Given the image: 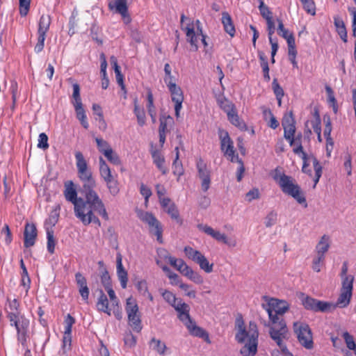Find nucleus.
I'll return each mask as SVG.
<instances>
[{
  "mask_svg": "<svg viewBox=\"0 0 356 356\" xmlns=\"http://www.w3.org/2000/svg\"><path fill=\"white\" fill-rule=\"evenodd\" d=\"M325 257L316 255L313 258L312 268L315 272H320L321 267L324 265Z\"/></svg>",
  "mask_w": 356,
  "mask_h": 356,
  "instance_id": "obj_45",
  "label": "nucleus"
},
{
  "mask_svg": "<svg viewBox=\"0 0 356 356\" xmlns=\"http://www.w3.org/2000/svg\"><path fill=\"white\" fill-rule=\"evenodd\" d=\"M218 135L220 140V149L224 152L225 155L228 156L232 162H237L240 164L237 171V181H241L243 177V174L245 172V167L241 159L238 157V154L235 155L233 142L231 140L227 131L219 129Z\"/></svg>",
  "mask_w": 356,
  "mask_h": 356,
  "instance_id": "obj_6",
  "label": "nucleus"
},
{
  "mask_svg": "<svg viewBox=\"0 0 356 356\" xmlns=\"http://www.w3.org/2000/svg\"><path fill=\"white\" fill-rule=\"evenodd\" d=\"M75 159L78 177L83 183L82 186L79 189L96 187V181L92 177V173L88 168L83 154L81 152H76L75 153Z\"/></svg>",
  "mask_w": 356,
  "mask_h": 356,
  "instance_id": "obj_8",
  "label": "nucleus"
},
{
  "mask_svg": "<svg viewBox=\"0 0 356 356\" xmlns=\"http://www.w3.org/2000/svg\"><path fill=\"white\" fill-rule=\"evenodd\" d=\"M150 348L156 351L158 354L161 355H164L165 354V350H167V346L165 343L161 341L160 339H157L154 337L152 338L149 343Z\"/></svg>",
  "mask_w": 356,
  "mask_h": 356,
  "instance_id": "obj_32",
  "label": "nucleus"
},
{
  "mask_svg": "<svg viewBox=\"0 0 356 356\" xmlns=\"http://www.w3.org/2000/svg\"><path fill=\"white\" fill-rule=\"evenodd\" d=\"M20 267L22 270V284L24 286H26L27 287V290L30 288V283H31V280H30V277L29 276V274H28V271H27V269L25 266V264L23 261V259H21L20 261Z\"/></svg>",
  "mask_w": 356,
  "mask_h": 356,
  "instance_id": "obj_43",
  "label": "nucleus"
},
{
  "mask_svg": "<svg viewBox=\"0 0 356 356\" xmlns=\"http://www.w3.org/2000/svg\"><path fill=\"white\" fill-rule=\"evenodd\" d=\"M197 227L200 230L212 236L216 241H221L225 244L230 245V243L228 242L227 237L225 234H222L218 231H215L212 227L207 225L198 224Z\"/></svg>",
  "mask_w": 356,
  "mask_h": 356,
  "instance_id": "obj_18",
  "label": "nucleus"
},
{
  "mask_svg": "<svg viewBox=\"0 0 356 356\" xmlns=\"http://www.w3.org/2000/svg\"><path fill=\"white\" fill-rule=\"evenodd\" d=\"M236 333L235 339L238 343L248 342L240 350L243 356H254L257 353L259 330L256 323L250 321L248 330L245 328L244 321L241 314H238L235 321Z\"/></svg>",
  "mask_w": 356,
  "mask_h": 356,
  "instance_id": "obj_3",
  "label": "nucleus"
},
{
  "mask_svg": "<svg viewBox=\"0 0 356 356\" xmlns=\"http://www.w3.org/2000/svg\"><path fill=\"white\" fill-rule=\"evenodd\" d=\"M325 90L327 95V100L330 103H331V105L333 108V111L336 113L337 112V100L334 95V92L332 88L329 86H325Z\"/></svg>",
  "mask_w": 356,
  "mask_h": 356,
  "instance_id": "obj_52",
  "label": "nucleus"
},
{
  "mask_svg": "<svg viewBox=\"0 0 356 356\" xmlns=\"http://www.w3.org/2000/svg\"><path fill=\"white\" fill-rule=\"evenodd\" d=\"M300 1L302 3L303 8L307 13L312 15L316 14V6L313 0H300Z\"/></svg>",
  "mask_w": 356,
  "mask_h": 356,
  "instance_id": "obj_51",
  "label": "nucleus"
},
{
  "mask_svg": "<svg viewBox=\"0 0 356 356\" xmlns=\"http://www.w3.org/2000/svg\"><path fill=\"white\" fill-rule=\"evenodd\" d=\"M128 0H114L113 4L111 2L108 4L110 9H115L117 13H123L128 9L127 6Z\"/></svg>",
  "mask_w": 356,
  "mask_h": 356,
  "instance_id": "obj_35",
  "label": "nucleus"
},
{
  "mask_svg": "<svg viewBox=\"0 0 356 356\" xmlns=\"http://www.w3.org/2000/svg\"><path fill=\"white\" fill-rule=\"evenodd\" d=\"M151 154L153 159V162L157 168L163 175H165L168 172V169L165 166V158L162 155L161 152L159 150L152 149H151Z\"/></svg>",
  "mask_w": 356,
  "mask_h": 356,
  "instance_id": "obj_21",
  "label": "nucleus"
},
{
  "mask_svg": "<svg viewBox=\"0 0 356 356\" xmlns=\"http://www.w3.org/2000/svg\"><path fill=\"white\" fill-rule=\"evenodd\" d=\"M95 187L79 189V192L84 196V207L80 208L76 213V217L79 218L84 225H88L91 222L101 226V222L94 212H97L104 220H108V215L104 204L99 195L95 191Z\"/></svg>",
  "mask_w": 356,
  "mask_h": 356,
  "instance_id": "obj_2",
  "label": "nucleus"
},
{
  "mask_svg": "<svg viewBox=\"0 0 356 356\" xmlns=\"http://www.w3.org/2000/svg\"><path fill=\"white\" fill-rule=\"evenodd\" d=\"M64 196L67 201L71 202L74 205V211L75 216L79 211L81 207H83V198L77 197L76 188L72 181L65 182Z\"/></svg>",
  "mask_w": 356,
  "mask_h": 356,
  "instance_id": "obj_12",
  "label": "nucleus"
},
{
  "mask_svg": "<svg viewBox=\"0 0 356 356\" xmlns=\"http://www.w3.org/2000/svg\"><path fill=\"white\" fill-rule=\"evenodd\" d=\"M7 318L11 326H15L17 330V339L22 347L26 346V339L30 338L29 327V320L24 316H19V312H9Z\"/></svg>",
  "mask_w": 356,
  "mask_h": 356,
  "instance_id": "obj_7",
  "label": "nucleus"
},
{
  "mask_svg": "<svg viewBox=\"0 0 356 356\" xmlns=\"http://www.w3.org/2000/svg\"><path fill=\"white\" fill-rule=\"evenodd\" d=\"M167 86L171 94L172 101L184 100V94L179 86L172 81H169Z\"/></svg>",
  "mask_w": 356,
  "mask_h": 356,
  "instance_id": "obj_27",
  "label": "nucleus"
},
{
  "mask_svg": "<svg viewBox=\"0 0 356 356\" xmlns=\"http://www.w3.org/2000/svg\"><path fill=\"white\" fill-rule=\"evenodd\" d=\"M95 141L97 143V149L102 154H104L105 151L112 149L108 143L102 138H96Z\"/></svg>",
  "mask_w": 356,
  "mask_h": 356,
  "instance_id": "obj_54",
  "label": "nucleus"
},
{
  "mask_svg": "<svg viewBox=\"0 0 356 356\" xmlns=\"http://www.w3.org/2000/svg\"><path fill=\"white\" fill-rule=\"evenodd\" d=\"M185 277L195 284H200L204 282L203 277L197 272L194 271L191 268L188 272H186Z\"/></svg>",
  "mask_w": 356,
  "mask_h": 356,
  "instance_id": "obj_44",
  "label": "nucleus"
},
{
  "mask_svg": "<svg viewBox=\"0 0 356 356\" xmlns=\"http://www.w3.org/2000/svg\"><path fill=\"white\" fill-rule=\"evenodd\" d=\"M273 178L285 195L292 197L299 204H304L305 207H307L304 192L292 177L286 175L277 168Z\"/></svg>",
  "mask_w": 356,
  "mask_h": 356,
  "instance_id": "obj_4",
  "label": "nucleus"
},
{
  "mask_svg": "<svg viewBox=\"0 0 356 356\" xmlns=\"http://www.w3.org/2000/svg\"><path fill=\"white\" fill-rule=\"evenodd\" d=\"M259 9L261 13V15L267 20L268 19H272L273 18V13L268 8L267 6H266L264 3L263 0H259Z\"/></svg>",
  "mask_w": 356,
  "mask_h": 356,
  "instance_id": "obj_50",
  "label": "nucleus"
},
{
  "mask_svg": "<svg viewBox=\"0 0 356 356\" xmlns=\"http://www.w3.org/2000/svg\"><path fill=\"white\" fill-rule=\"evenodd\" d=\"M125 310L127 314L129 325L134 331L140 332L143 327L140 314L136 300L131 297L127 299Z\"/></svg>",
  "mask_w": 356,
  "mask_h": 356,
  "instance_id": "obj_10",
  "label": "nucleus"
},
{
  "mask_svg": "<svg viewBox=\"0 0 356 356\" xmlns=\"http://www.w3.org/2000/svg\"><path fill=\"white\" fill-rule=\"evenodd\" d=\"M147 111L149 115L151 117L152 121L153 123L156 122V108L154 105V97L152 92L150 89H148L147 92Z\"/></svg>",
  "mask_w": 356,
  "mask_h": 356,
  "instance_id": "obj_31",
  "label": "nucleus"
},
{
  "mask_svg": "<svg viewBox=\"0 0 356 356\" xmlns=\"http://www.w3.org/2000/svg\"><path fill=\"white\" fill-rule=\"evenodd\" d=\"M353 280L354 277L350 275L343 277L341 289L353 291Z\"/></svg>",
  "mask_w": 356,
  "mask_h": 356,
  "instance_id": "obj_63",
  "label": "nucleus"
},
{
  "mask_svg": "<svg viewBox=\"0 0 356 356\" xmlns=\"http://www.w3.org/2000/svg\"><path fill=\"white\" fill-rule=\"evenodd\" d=\"M225 106L221 105V107L224 109V111L227 114V118L229 122L236 127H238L241 131H245L247 129V126L245 123L241 120L238 114L236 113L234 104L227 102Z\"/></svg>",
  "mask_w": 356,
  "mask_h": 356,
  "instance_id": "obj_16",
  "label": "nucleus"
},
{
  "mask_svg": "<svg viewBox=\"0 0 356 356\" xmlns=\"http://www.w3.org/2000/svg\"><path fill=\"white\" fill-rule=\"evenodd\" d=\"M284 137L286 140H287L289 142L293 143V136L296 134V124L294 125H290V126H284Z\"/></svg>",
  "mask_w": 356,
  "mask_h": 356,
  "instance_id": "obj_47",
  "label": "nucleus"
},
{
  "mask_svg": "<svg viewBox=\"0 0 356 356\" xmlns=\"http://www.w3.org/2000/svg\"><path fill=\"white\" fill-rule=\"evenodd\" d=\"M47 250L49 253L53 254L55 250L56 240L54 236L52 228L47 227Z\"/></svg>",
  "mask_w": 356,
  "mask_h": 356,
  "instance_id": "obj_40",
  "label": "nucleus"
},
{
  "mask_svg": "<svg viewBox=\"0 0 356 356\" xmlns=\"http://www.w3.org/2000/svg\"><path fill=\"white\" fill-rule=\"evenodd\" d=\"M287 44L289 57L296 56L298 52L296 49L295 38L291 36L289 37V39H288Z\"/></svg>",
  "mask_w": 356,
  "mask_h": 356,
  "instance_id": "obj_59",
  "label": "nucleus"
},
{
  "mask_svg": "<svg viewBox=\"0 0 356 356\" xmlns=\"http://www.w3.org/2000/svg\"><path fill=\"white\" fill-rule=\"evenodd\" d=\"M101 282L104 288H109V286H112L111 277L106 268L102 270L101 275Z\"/></svg>",
  "mask_w": 356,
  "mask_h": 356,
  "instance_id": "obj_58",
  "label": "nucleus"
},
{
  "mask_svg": "<svg viewBox=\"0 0 356 356\" xmlns=\"http://www.w3.org/2000/svg\"><path fill=\"white\" fill-rule=\"evenodd\" d=\"M51 19L49 15H42L40 17L38 29V42L35 46V51L37 53L42 51L44 46V40L46 38V33L49 29Z\"/></svg>",
  "mask_w": 356,
  "mask_h": 356,
  "instance_id": "obj_13",
  "label": "nucleus"
},
{
  "mask_svg": "<svg viewBox=\"0 0 356 356\" xmlns=\"http://www.w3.org/2000/svg\"><path fill=\"white\" fill-rule=\"evenodd\" d=\"M75 280L79 288V292L83 300L87 301L89 296V288L86 277L79 272L75 274Z\"/></svg>",
  "mask_w": 356,
  "mask_h": 356,
  "instance_id": "obj_19",
  "label": "nucleus"
},
{
  "mask_svg": "<svg viewBox=\"0 0 356 356\" xmlns=\"http://www.w3.org/2000/svg\"><path fill=\"white\" fill-rule=\"evenodd\" d=\"M134 112L137 118V121L140 127H143L145 124V113L143 108H140L137 103V99L134 100Z\"/></svg>",
  "mask_w": 356,
  "mask_h": 356,
  "instance_id": "obj_37",
  "label": "nucleus"
},
{
  "mask_svg": "<svg viewBox=\"0 0 356 356\" xmlns=\"http://www.w3.org/2000/svg\"><path fill=\"white\" fill-rule=\"evenodd\" d=\"M334 24L341 39L344 42H347V31L343 19L339 16H334Z\"/></svg>",
  "mask_w": 356,
  "mask_h": 356,
  "instance_id": "obj_25",
  "label": "nucleus"
},
{
  "mask_svg": "<svg viewBox=\"0 0 356 356\" xmlns=\"http://www.w3.org/2000/svg\"><path fill=\"white\" fill-rule=\"evenodd\" d=\"M141 220L146 222L149 227V232L156 236L157 241L162 244L163 243L162 233L163 228L161 222L156 218V217L149 212H145L140 217Z\"/></svg>",
  "mask_w": 356,
  "mask_h": 356,
  "instance_id": "obj_14",
  "label": "nucleus"
},
{
  "mask_svg": "<svg viewBox=\"0 0 356 356\" xmlns=\"http://www.w3.org/2000/svg\"><path fill=\"white\" fill-rule=\"evenodd\" d=\"M107 188L113 196L117 195L120 192L119 184L113 177L105 180Z\"/></svg>",
  "mask_w": 356,
  "mask_h": 356,
  "instance_id": "obj_39",
  "label": "nucleus"
},
{
  "mask_svg": "<svg viewBox=\"0 0 356 356\" xmlns=\"http://www.w3.org/2000/svg\"><path fill=\"white\" fill-rule=\"evenodd\" d=\"M184 252L189 259H191L195 262V258L198 257L202 254L200 251L194 250L190 246L184 248Z\"/></svg>",
  "mask_w": 356,
  "mask_h": 356,
  "instance_id": "obj_62",
  "label": "nucleus"
},
{
  "mask_svg": "<svg viewBox=\"0 0 356 356\" xmlns=\"http://www.w3.org/2000/svg\"><path fill=\"white\" fill-rule=\"evenodd\" d=\"M160 125L159 128V132L165 133L167 131V126L168 124L173 122V118L170 115H166L165 114L161 115Z\"/></svg>",
  "mask_w": 356,
  "mask_h": 356,
  "instance_id": "obj_42",
  "label": "nucleus"
},
{
  "mask_svg": "<svg viewBox=\"0 0 356 356\" xmlns=\"http://www.w3.org/2000/svg\"><path fill=\"white\" fill-rule=\"evenodd\" d=\"M301 302L305 309L314 312H329L336 309V305L330 302H325L315 299L309 296L301 294Z\"/></svg>",
  "mask_w": 356,
  "mask_h": 356,
  "instance_id": "obj_9",
  "label": "nucleus"
},
{
  "mask_svg": "<svg viewBox=\"0 0 356 356\" xmlns=\"http://www.w3.org/2000/svg\"><path fill=\"white\" fill-rule=\"evenodd\" d=\"M323 122L325 123V128L323 131V135L325 138H328L329 136H331V131H332V123H331V119L330 115H323Z\"/></svg>",
  "mask_w": 356,
  "mask_h": 356,
  "instance_id": "obj_55",
  "label": "nucleus"
},
{
  "mask_svg": "<svg viewBox=\"0 0 356 356\" xmlns=\"http://www.w3.org/2000/svg\"><path fill=\"white\" fill-rule=\"evenodd\" d=\"M38 232L33 223H26L24 232V245L25 248L33 246L37 238Z\"/></svg>",
  "mask_w": 356,
  "mask_h": 356,
  "instance_id": "obj_17",
  "label": "nucleus"
},
{
  "mask_svg": "<svg viewBox=\"0 0 356 356\" xmlns=\"http://www.w3.org/2000/svg\"><path fill=\"white\" fill-rule=\"evenodd\" d=\"M343 337L346 343L347 348L355 351L356 350V343L354 341L353 337L348 332H345L343 333Z\"/></svg>",
  "mask_w": 356,
  "mask_h": 356,
  "instance_id": "obj_56",
  "label": "nucleus"
},
{
  "mask_svg": "<svg viewBox=\"0 0 356 356\" xmlns=\"http://www.w3.org/2000/svg\"><path fill=\"white\" fill-rule=\"evenodd\" d=\"M302 135L301 133H299L296 136L294 135V136H293V143H291V142H289V145L291 146H293V145H296V147L293 148V152L296 154H307L305 152H304L303 150V147L302 145Z\"/></svg>",
  "mask_w": 356,
  "mask_h": 356,
  "instance_id": "obj_33",
  "label": "nucleus"
},
{
  "mask_svg": "<svg viewBox=\"0 0 356 356\" xmlns=\"http://www.w3.org/2000/svg\"><path fill=\"white\" fill-rule=\"evenodd\" d=\"M312 163H313L314 169L315 171V175L314 177V188H315L316 185L318 182L321 177L322 175L323 168H322L321 165L320 164L319 161H318V159L315 156H312Z\"/></svg>",
  "mask_w": 356,
  "mask_h": 356,
  "instance_id": "obj_38",
  "label": "nucleus"
},
{
  "mask_svg": "<svg viewBox=\"0 0 356 356\" xmlns=\"http://www.w3.org/2000/svg\"><path fill=\"white\" fill-rule=\"evenodd\" d=\"M103 154L111 163L115 165L120 164V159L118 155L115 152H114L113 149L105 151V152Z\"/></svg>",
  "mask_w": 356,
  "mask_h": 356,
  "instance_id": "obj_49",
  "label": "nucleus"
},
{
  "mask_svg": "<svg viewBox=\"0 0 356 356\" xmlns=\"http://www.w3.org/2000/svg\"><path fill=\"white\" fill-rule=\"evenodd\" d=\"M176 151V158L172 163V169H173V174L175 175H177L180 177L184 174V169L182 167V164L181 162H179V148L177 147L175 148Z\"/></svg>",
  "mask_w": 356,
  "mask_h": 356,
  "instance_id": "obj_41",
  "label": "nucleus"
},
{
  "mask_svg": "<svg viewBox=\"0 0 356 356\" xmlns=\"http://www.w3.org/2000/svg\"><path fill=\"white\" fill-rule=\"evenodd\" d=\"M258 56L260 60V65L262 68V72L264 74V79L266 81L268 82L270 79V75H269V67L268 63L267 60V58L265 55V54L262 51L259 50L258 51Z\"/></svg>",
  "mask_w": 356,
  "mask_h": 356,
  "instance_id": "obj_29",
  "label": "nucleus"
},
{
  "mask_svg": "<svg viewBox=\"0 0 356 356\" xmlns=\"http://www.w3.org/2000/svg\"><path fill=\"white\" fill-rule=\"evenodd\" d=\"M293 329L299 343L306 349H312L314 342L309 326L307 323L296 322L293 323Z\"/></svg>",
  "mask_w": 356,
  "mask_h": 356,
  "instance_id": "obj_11",
  "label": "nucleus"
},
{
  "mask_svg": "<svg viewBox=\"0 0 356 356\" xmlns=\"http://www.w3.org/2000/svg\"><path fill=\"white\" fill-rule=\"evenodd\" d=\"M72 88H73L72 98L74 99V101L72 102V104L76 105L78 104H82L81 98V95H80L79 85L77 83H73Z\"/></svg>",
  "mask_w": 356,
  "mask_h": 356,
  "instance_id": "obj_53",
  "label": "nucleus"
},
{
  "mask_svg": "<svg viewBox=\"0 0 356 356\" xmlns=\"http://www.w3.org/2000/svg\"><path fill=\"white\" fill-rule=\"evenodd\" d=\"M195 262L199 264L201 269L206 273H209L213 271V264H209L207 259L201 254L198 257L195 258Z\"/></svg>",
  "mask_w": 356,
  "mask_h": 356,
  "instance_id": "obj_34",
  "label": "nucleus"
},
{
  "mask_svg": "<svg viewBox=\"0 0 356 356\" xmlns=\"http://www.w3.org/2000/svg\"><path fill=\"white\" fill-rule=\"evenodd\" d=\"M97 291L99 293V296L97 302V309L110 316L111 309L108 308V300L106 296L102 289H97Z\"/></svg>",
  "mask_w": 356,
  "mask_h": 356,
  "instance_id": "obj_22",
  "label": "nucleus"
},
{
  "mask_svg": "<svg viewBox=\"0 0 356 356\" xmlns=\"http://www.w3.org/2000/svg\"><path fill=\"white\" fill-rule=\"evenodd\" d=\"M31 0H19V13L26 16L29 10Z\"/></svg>",
  "mask_w": 356,
  "mask_h": 356,
  "instance_id": "obj_64",
  "label": "nucleus"
},
{
  "mask_svg": "<svg viewBox=\"0 0 356 356\" xmlns=\"http://www.w3.org/2000/svg\"><path fill=\"white\" fill-rule=\"evenodd\" d=\"M117 263V275L118 279L120 282L121 286L122 289H125L127 287V284L128 281V274L127 270L124 268L122 263V255L120 254H117L116 258Z\"/></svg>",
  "mask_w": 356,
  "mask_h": 356,
  "instance_id": "obj_20",
  "label": "nucleus"
},
{
  "mask_svg": "<svg viewBox=\"0 0 356 356\" xmlns=\"http://www.w3.org/2000/svg\"><path fill=\"white\" fill-rule=\"evenodd\" d=\"M76 111V115L77 119L80 121L81 125L84 129H88L89 127L88 122L87 121V118L86 115L85 110L83 107V104H78L76 105H73Z\"/></svg>",
  "mask_w": 356,
  "mask_h": 356,
  "instance_id": "obj_30",
  "label": "nucleus"
},
{
  "mask_svg": "<svg viewBox=\"0 0 356 356\" xmlns=\"http://www.w3.org/2000/svg\"><path fill=\"white\" fill-rule=\"evenodd\" d=\"M277 22L278 23V27H277L278 35L282 36L283 38L286 39V42H288V39H289V37H291V36L294 37L293 33H289V31L284 28L282 19L277 18Z\"/></svg>",
  "mask_w": 356,
  "mask_h": 356,
  "instance_id": "obj_46",
  "label": "nucleus"
},
{
  "mask_svg": "<svg viewBox=\"0 0 356 356\" xmlns=\"http://www.w3.org/2000/svg\"><path fill=\"white\" fill-rule=\"evenodd\" d=\"M197 168L198 171V176L201 179V187L204 192H207L211 184V173L207 169V165L204 163L202 159H200L197 162Z\"/></svg>",
  "mask_w": 356,
  "mask_h": 356,
  "instance_id": "obj_15",
  "label": "nucleus"
},
{
  "mask_svg": "<svg viewBox=\"0 0 356 356\" xmlns=\"http://www.w3.org/2000/svg\"><path fill=\"white\" fill-rule=\"evenodd\" d=\"M272 88L273 92L276 97H283L284 95V92L282 88L279 84L277 79L275 78L272 83Z\"/></svg>",
  "mask_w": 356,
  "mask_h": 356,
  "instance_id": "obj_57",
  "label": "nucleus"
},
{
  "mask_svg": "<svg viewBox=\"0 0 356 356\" xmlns=\"http://www.w3.org/2000/svg\"><path fill=\"white\" fill-rule=\"evenodd\" d=\"M222 23L223 24L225 32L227 33L231 37H233L236 31L232 17L227 12H223L222 13Z\"/></svg>",
  "mask_w": 356,
  "mask_h": 356,
  "instance_id": "obj_24",
  "label": "nucleus"
},
{
  "mask_svg": "<svg viewBox=\"0 0 356 356\" xmlns=\"http://www.w3.org/2000/svg\"><path fill=\"white\" fill-rule=\"evenodd\" d=\"M99 172L101 177L104 179V181L113 177L111 175L110 168L102 157L99 158Z\"/></svg>",
  "mask_w": 356,
  "mask_h": 356,
  "instance_id": "obj_36",
  "label": "nucleus"
},
{
  "mask_svg": "<svg viewBox=\"0 0 356 356\" xmlns=\"http://www.w3.org/2000/svg\"><path fill=\"white\" fill-rule=\"evenodd\" d=\"M277 213L275 211H270L265 218V225L266 227H270L276 223L277 221Z\"/></svg>",
  "mask_w": 356,
  "mask_h": 356,
  "instance_id": "obj_61",
  "label": "nucleus"
},
{
  "mask_svg": "<svg viewBox=\"0 0 356 356\" xmlns=\"http://www.w3.org/2000/svg\"><path fill=\"white\" fill-rule=\"evenodd\" d=\"M165 211L172 219L176 220L180 224L182 223V220L179 218V211L174 203L170 204V205L165 209Z\"/></svg>",
  "mask_w": 356,
  "mask_h": 356,
  "instance_id": "obj_48",
  "label": "nucleus"
},
{
  "mask_svg": "<svg viewBox=\"0 0 356 356\" xmlns=\"http://www.w3.org/2000/svg\"><path fill=\"white\" fill-rule=\"evenodd\" d=\"M172 306L179 312V320L184 323L191 335L202 338L208 343H211L208 332L197 326L195 322L191 319L189 315V306L186 303L182 302L181 299H177Z\"/></svg>",
  "mask_w": 356,
  "mask_h": 356,
  "instance_id": "obj_5",
  "label": "nucleus"
},
{
  "mask_svg": "<svg viewBox=\"0 0 356 356\" xmlns=\"http://www.w3.org/2000/svg\"><path fill=\"white\" fill-rule=\"evenodd\" d=\"M352 297V291L341 289V293L337 299V301L334 305L340 308L347 307Z\"/></svg>",
  "mask_w": 356,
  "mask_h": 356,
  "instance_id": "obj_28",
  "label": "nucleus"
},
{
  "mask_svg": "<svg viewBox=\"0 0 356 356\" xmlns=\"http://www.w3.org/2000/svg\"><path fill=\"white\" fill-rule=\"evenodd\" d=\"M181 29L186 31L187 41L188 42H190L191 46H193L195 47L194 50L197 51L198 49V47L197 44V37L195 35V32L194 31V27H193V23H191V24L189 23L187 24V26L185 28H184L182 26Z\"/></svg>",
  "mask_w": 356,
  "mask_h": 356,
  "instance_id": "obj_26",
  "label": "nucleus"
},
{
  "mask_svg": "<svg viewBox=\"0 0 356 356\" xmlns=\"http://www.w3.org/2000/svg\"><path fill=\"white\" fill-rule=\"evenodd\" d=\"M330 246V237L324 234L316 246V253L317 255L325 257V253L328 251Z\"/></svg>",
  "mask_w": 356,
  "mask_h": 356,
  "instance_id": "obj_23",
  "label": "nucleus"
},
{
  "mask_svg": "<svg viewBox=\"0 0 356 356\" xmlns=\"http://www.w3.org/2000/svg\"><path fill=\"white\" fill-rule=\"evenodd\" d=\"M262 306L267 312L270 321L272 323V325L270 326L269 323L264 322V326L270 327V338L280 347L282 353L286 356H293L283 342V340H287L289 338V330L282 317L283 314L289 309V303L284 300L271 298L267 305L263 304Z\"/></svg>",
  "mask_w": 356,
  "mask_h": 356,
  "instance_id": "obj_1",
  "label": "nucleus"
},
{
  "mask_svg": "<svg viewBox=\"0 0 356 356\" xmlns=\"http://www.w3.org/2000/svg\"><path fill=\"white\" fill-rule=\"evenodd\" d=\"M296 124V120L293 118V111H290L289 113L285 114L283 117L282 121V125L284 127V126H290V125H294Z\"/></svg>",
  "mask_w": 356,
  "mask_h": 356,
  "instance_id": "obj_60",
  "label": "nucleus"
}]
</instances>
